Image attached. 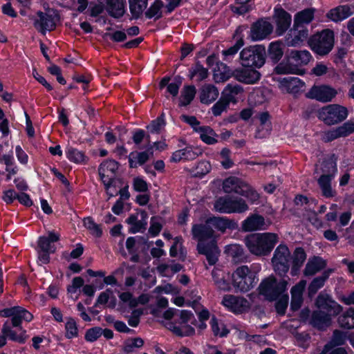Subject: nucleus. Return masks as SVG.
Masks as SVG:
<instances>
[{"label": "nucleus", "instance_id": "a19ab883", "mask_svg": "<svg viewBox=\"0 0 354 354\" xmlns=\"http://www.w3.org/2000/svg\"><path fill=\"white\" fill-rule=\"evenodd\" d=\"M340 327L345 329L354 328V308H349L337 319Z\"/></svg>", "mask_w": 354, "mask_h": 354}, {"label": "nucleus", "instance_id": "0eeeda50", "mask_svg": "<svg viewBox=\"0 0 354 354\" xmlns=\"http://www.w3.org/2000/svg\"><path fill=\"white\" fill-rule=\"evenodd\" d=\"M274 272L280 276H284L288 272L292 262L290 251L286 244H279L274 251L271 259Z\"/></svg>", "mask_w": 354, "mask_h": 354}, {"label": "nucleus", "instance_id": "f3484780", "mask_svg": "<svg viewBox=\"0 0 354 354\" xmlns=\"http://www.w3.org/2000/svg\"><path fill=\"white\" fill-rule=\"evenodd\" d=\"M354 133V122H347L329 131H324L322 139L325 142H331L341 137H346Z\"/></svg>", "mask_w": 354, "mask_h": 354}, {"label": "nucleus", "instance_id": "a18cd8bd", "mask_svg": "<svg viewBox=\"0 0 354 354\" xmlns=\"http://www.w3.org/2000/svg\"><path fill=\"white\" fill-rule=\"evenodd\" d=\"M149 158V153L148 151L142 152H131L129 156V167L131 168H136L137 165H140L145 164Z\"/></svg>", "mask_w": 354, "mask_h": 354}, {"label": "nucleus", "instance_id": "79ce46f5", "mask_svg": "<svg viewBox=\"0 0 354 354\" xmlns=\"http://www.w3.org/2000/svg\"><path fill=\"white\" fill-rule=\"evenodd\" d=\"M231 196H225L218 198L214 203L215 211L221 214H232Z\"/></svg>", "mask_w": 354, "mask_h": 354}, {"label": "nucleus", "instance_id": "bf43d9fd", "mask_svg": "<svg viewBox=\"0 0 354 354\" xmlns=\"http://www.w3.org/2000/svg\"><path fill=\"white\" fill-rule=\"evenodd\" d=\"M66 337L68 339L77 337L78 335V329L76 322L71 317L67 319L65 325Z\"/></svg>", "mask_w": 354, "mask_h": 354}, {"label": "nucleus", "instance_id": "37998d69", "mask_svg": "<svg viewBox=\"0 0 354 354\" xmlns=\"http://www.w3.org/2000/svg\"><path fill=\"white\" fill-rule=\"evenodd\" d=\"M207 223L219 231L224 232L227 229H230L234 225V222L224 217H212L207 219Z\"/></svg>", "mask_w": 354, "mask_h": 354}, {"label": "nucleus", "instance_id": "72a5a7b5", "mask_svg": "<svg viewBox=\"0 0 354 354\" xmlns=\"http://www.w3.org/2000/svg\"><path fill=\"white\" fill-rule=\"evenodd\" d=\"M306 259V254L302 248H297L292 256L291 274L295 276Z\"/></svg>", "mask_w": 354, "mask_h": 354}, {"label": "nucleus", "instance_id": "5701e85b", "mask_svg": "<svg viewBox=\"0 0 354 354\" xmlns=\"http://www.w3.org/2000/svg\"><path fill=\"white\" fill-rule=\"evenodd\" d=\"M214 231L207 221L204 224H195L192 228V234L194 239L198 243H205V241L213 240Z\"/></svg>", "mask_w": 354, "mask_h": 354}, {"label": "nucleus", "instance_id": "69168bd1", "mask_svg": "<svg viewBox=\"0 0 354 354\" xmlns=\"http://www.w3.org/2000/svg\"><path fill=\"white\" fill-rule=\"evenodd\" d=\"M103 38H109L115 42H122L127 39V34L122 30H116L113 32H107L103 35Z\"/></svg>", "mask_w": 354, "mask_h": 354}, {"label": "nucleus", "instance_id": "f8f14e48", "mask_svg": "<svg viewBox=\"0 0 354 354\" xmlns=\"http://www.w3.org/2000/svg\"><path fill=\"white\" fill-rule=\"evenodd\" d=\"M315 306L317 310L324 311L331 317L338 315L343 310L342 306L333 300L329 295L322 292L317 296Z\"/></svg>", "mask_w": 354, "mask_h": 354}, {"label": "nucleus", "instance_id": "0e129e2a", "mask_svg": "<svg viewBox=\"0 0 354 354\" xmlns=\"http://www.w3.org/2000/svg\"><path fill=\"white\" fill-rule=\"evenodd\" d=\"M230 102L222 95L221 99L212 106V113L215 116L220 115L225 111Z\"/></svg>", "mask_w": 354, "mask_h": 354}, {"label": "nucleus", "instance_id": "338daca9", "mask_svg": "<svg viewBox=\"0 0 354 354\" xmlns=\"http://www.w3.org/2000/svg\"><path fill=\"white\" fill-rule=\"evenodd\" d=\"M102 335V329L95 327L88 329L85 334V339L87 342H93L96 341Z\"/></svg>", "mask_w": 354, "mask_h": 354}, {"label": "nucleus", "instance_id": "c03bdc74", "mask_svg": "<svg viewBox=\"0 0 354 354\" xmlns=\"http://www.w3.org/2000/svg\"><path fill=\"white\" fill-rule=\"evenodd\" d=\"M315 9L307 8L298 13L295 17L294 23L301 26L310 24L314 18Z\"/></svg>", "mask_w": 354, "mask_h": 354}, {"label": "nucleus", "instance_id": "cd10ccee", "mask_svg": "<svg viewBox=\"0 0 354 354\" xmlns=\"http://www.w3.org/2000/svg\"><path fill=\"white\" fill-rule=\"evenodd\" d=\"M306 286V281L305 280H301L291 288L290 308L294 311L299 310L301 306L303 303V293Z\"/></svg>", "mask_w": 354, "mask_h": 354}, {"label": "nucleus", "instance_id": "f257e3e1", "mask_svg": "<svg viewBox=\"0 0 354 354\" xmlns=\"http://www.w3.org/2000/svg\"><path fill=\"white\" fill-rule=\"evenodd\" d=\"M311 59L312 55L308 50H292L285 59L277 65L274 71L277 74L304 75L306 70L303 66L307 65Z\"/></svg>", "mask_w": 354, "mask_h": 354}, {"label": "nucleus", "instance_id": "8fccbe9b", "mask_svg": "<svg viewBox=\"0 0 354 354\" xmlns=\"http://www.w3.org/2000/svg\"><path fill=\"white\" fill-rule=\"evenodd\" d=\"M129 3L131 15L138 18L147 8V0H129Z\"/></svg>", "mask_w": 354, "mask_h": 354}, {"label": "nucleus", "instance_id": "20e7f679", "mask_svg": "<svg viewBox=\"0 0 354 354\" xmlns=\"http://www.w3.org/2000/svg\"><path fill=\"white\" fill-rule=\"evenodd\" d=\"M223 189L227 194L234 193L243 196L252 203L259 199V194L249 184L235 176H230L224 180Z\"/></svg>", "mask_w": 354, "mask_h": 354}, {"label": "nucleus", "instance_id": "c9c22d12", "mask_svg": "<svg viewBox=\"0 0 354 354\" xmlns=\"http://www.w3.org/2000/svg\"><path fill=\"white\" fill-rule=\"evenodd\" d=\"M326 266V262L320 257L309 259L306 265L304 273L306 276H313Z\"/></svg>", "mask_w": 354, "mask_h": 354}, {"label": "nucleus", "instance_id": "b1692460", "mask_svg": "<svg viewBox=\"0 0 354 354\" xmlns=\"http://www.w3.org/2000/svg\"><path fill=\"white\" fill-rule=\"evenodd\" d=\"M98 3L104 5L108 14L115 19L122 17L124 12L125 2L124 0H97Z\"/></svg>", "mask_w": 354, "mask_h": 354}, {"label": "nucleus", "instance_id": "4be33fe9", "mask_svg": "<svg viewBox=\"0 0 354 354\" xmlns=\"http://www.w3.org/2000/svg\"><path fill=\"white\" fill-rule=\"evenodd\" d=\"M147 213L142 210L139 214H131L126 220L128 225H130L129 231L136 234L137 232H143L147 225Z\"/></svg>", "mask_w": 354, "mask_h": 354}, {"label": "nucleus", "instance_id": "393cba45", "mask_svg": "<svg viewBox=\"0 0 354 354\" xmlns=\"http://www.w3.org/2000/svg\"><path fill=\"white\" fill-rule=\"evenodd\" d=\"M1 332L3 335L0 336V347H3L6 345V337H8L10 339L19 343H24L26 339V331L24 329L21 328V333L17 334L16 330H14L10 328L8 322H6L3 325Z\"/></svg>", "mask_w": 354, "mask_h": 354}, {"label": "nucleus", "instance_id": "6e6552de", "mask_svg": "<svg viewBox=\"0 0 354 354\" xmlns=\"http://www.w3.org/2000/svg\"><path fill=\"white\" fill-rule=\"evenodd\" d=\"M287 286L286 279L277 282L274 277L270 276L261 282L258 290L259 294L265 296L268 300L274 301L286 290Z\"/></svg>", "mask_w": 354, "mask_h": 354}, {"label": "nucleus", "instance_id": "ea45409f", "mask_svg": "<svg viewBox=\"0 0 354 354\" xmlns=\"http://www.w3.org/2000/svg\"><path fill=\"white\" fill-rule=\"evenodd\" d=\"M319 170L320 172L322 173L321 176H327L330 178H334L337 171L335 161L333 158L324 160L321 164L320 168H316L315 172L319 173Z\"/></svg>", "mask_w": 354, "mask_h": 354}, {"label": "nucleus", "instance_id": "6e6d98bb", "mask_svg": "<svg viewBox=\"0 0 354 354\" xmlns=\"http://www.w3.org/2000/svg\"><path fill=\"white\" fill-rule=\"evenodd\" d=\"M84 226L89 230L90 233L96 237H100L102 234L100 226L95 223L91 217H86L83 220Z\"/></svg>", "mask_w": 354, "mask_h": 354}, {"label": "nucleus", "instance_id": "de8ad7c7", "mask_svg": "<svg viewBox=\"0 0 354 354\" xmlns=\"http://www.w3.org/2000/svg\"><path fill=\"white\" fill-rule=\"evenodd\" d=\"M196 92L194 86H185L181 91L179 105L185 106L189 104L194 98Z\"/></svg>", "mask_w": 354, "mask_h": 354}, {"label": "nucleus", "instance_id": "9b49d317", "mask_svg": "<svg viewBox=\"0 0 354 354\" xmlns=\"http://www.w3.org/2000/svg\"><path fill=\"white\" fill-rule=\"evenodd\" d=\"M221 304L230 311L235 314L246 313L251 308V304L248 299L243 297L233 295H225L223 297Z\"/></svg>", "mask_w": 354, "mask_h": 354}, {"label": "nucleus", "instance_id": "774afa93", "mask_svg": "<svg viewBox=\"0 0 354 354\" xmlns=\"http://www.w3.org/2000/svg\"><path fill=\"white\" fill-rule=\"evenodd\" d=\"M133 187L135 191L138 192L145 193L149 192V185L147 183L140 177L133 178Z\"/></svg>", "mask_w": 354, "mask_h": 354}, {"label": "nucleus", "instance_id": "5fc2aeb1", "mask_svg": "<svg viewBox=\"0 0 354 354\" xmlns=\"http://www.w3.org/2000/svg\"><path fill=\"white\" fill-rule=\"evenodd\" d=\"M232 214H242L249 209L246 201L240 197L231 196Z\"/></svg>", "mask_w": 354, "mask_h": 354}, {"label": "nucleus", "instance_id": "412c9836", "mask_svg": "<svg viewBox=\"0 0 354 354\" xmlns=\"http://www.w3.org/2000/svg\"><path fill=\"white\" fill-rule=\"evenodd\" d=\"M331 317L321 310H315L311 313L308 323L319 330H325L331 324Z\"/></svg>", "mask_w": 354, "mask_h": 354}, {"label": "nucleus", "instance_id": "4c0bfd02", "mask_svg": "<svg viewBox=\"0 0 354 354\" xmlns=\"http://www.w3.org/2000/svg\"><path fill=\"white\" fill-rule=\"evenodd\" d=\"M283 42L279 41L270 44L268 50V57L274 64L277 63L283 57Z\"/></svg>", "mask_w": 354, "mask_h": 354}, {"label": "nucleus", "instance_id": "6ab92c4d", "mask_svg": "<svg viewBox=\"0 0 354 354\" xmlns=\"http://www.w3.org/2000/svg\"><path fill=\"white\" fill-rule=\"evenodd\" d=\"M198 253L204 254L209 265H214L218 261L220 250L214 240L207 243H198Z\"/></svg>", "mask_w": 354, "mask_h": 354}, {"label": "nucleus", "instance_id": "2eb2a0df", "mask_svg": "<svg viewBox=\"0 0 354 354\" xmlns=\"http://www.w3.org/2000/svg\"><path fill=\"white\" fill-rule=\"evenodd\" d=\"M270 225V221H266L264 217L258 214H252L248 216L241 223L244 232L265 230Z\"/></svg>", "mask_w": 354, "mask_h": 354}, {"label": "nucleus", "instance_id": "2f4dec72", "mask_svg": "<svg viewBox=\"0 0 354 354\" xmlns=\"http://www.w3.org/2000/svg\"><path fill=\"white\" fill-rule=\"evenodd\" d=\"M59 239V234L54 232H49L48 236H41L38 240V247L41 251L54 253L55 248L51 243L57 242Z\"/></svg>", "mask_w": 354, "mask_h": 354}, {"label": "nucleus", "instance_id": "423d86ee", "mask_svg": "<svg viewBox=\"0 0 354 354\" xmlns=\"http://www.w3.org/2000/svg\"><path fill=\"white\" fill-rule=\"evenodd\" d=\"M309 45L319 55L328 54L334 46L333 31L326 29L314 35L309 40Z\"/></svg>", "mask_w": 354, "mask_h": 354}, {"label": "nucleus", "instance_id": "4468645a", "mask_svg": "<svg viewBox=\"0 0 354 354\" xmlns=\"http://www.w3.org/2000/svg\"><path fill=\"white\" fill-rule=\"evenodd\" d=\"M37 15L39 18L34 21V26L42 35H45L46 31H51L55 28L56 21L58 20L56 15L41 11L37 12Z\"/></svg>", "mask_w": 354, "mask_h": 354}, {"label": "nucleus", "instance_id": "aec40b11", "mask_svg": "<svg viewBox=\"0 0 354 354\" xmlns=\"http://www.w3.org/2000/svg\"><path fill=\"white\" fill-rule=\"evenodd\" d=\"M308 37V30L304 26L295 24L294 23L292 28L286 38L288 46H297Z\"/></svg>", "mask_w": 354, "mask_h": 354}, {"label": "nucleus", "instance_id": "39448f33", "mask_svg": "<svg viewBox=\"0 0 354 354\" xmlns=\"http://www.w3.org/2000/svg\"><path fill=\"white\" fill-rule=\"evenodd\" d=\"M242 66L260 68L266 62V48L262 45L244 48L240 53Z\"/></svg>", "mask_w": 354, "mask_h": 354}, {"label": "nucleus", "instance_id": "09e8293b", "mask_svg": "<svg viewBox=\"0 0 354 354\" xmlns=\"http://www.w3.org/2000/svg\"><path fill=\"white\" fill-rule=\"evenodd\" d=\"M209 73L207 68L203 67L199 62H196L194 66L190 68L189 77L193 79L196 77L198 82L203 81L208 77Z\"/></svg>", "mask_w": 354, "mask_h": 354}, {"label": "nucleus", "instance_id": "e2e57ef3", "mask_svg": "<svg viewBox=\"0 0 354 354\" xmlns=\"http://www.w3.org/2000/svg\"><path fill=\"white\" fill-rule=\"evenodd\" d=\"M211 166L209 162L203 160L201 161L196 166L195 169L193 171L194 176L201 177L209 172Z\"/></svg>", "mask_w": 354, "mask_h": 354}, {"label": "nucleus", "instance_id": "c756f323", "mask_svg": "<svg viewBox=\"0 0 354 354\" xmlns=\"http://www.w3.org/2000/svg\"><path fill=\"white\" fill-rule=\"evenodd\" d=\"M32 317V315L27 310L21 306H17L13 317L11 319L12 326L17 328V330L21 333V328H22L21 324L22 321L30 322Z\"/></svg>", "mask_w": 354, "mask_h": 354}, {"label": "nucleus", "instance_id": "052dcab7", "mask_svg": "<svg viewBox=\"0 0 354 354\" xmlns=\"http://www.w3.org/2000/svg\"><path fill=\"white\" fill-rule=\"evenodd\" d=\"M172 332L178 336H190L194 334L195 330L189 325H183L181 326H174L171 328Z\"/></svg>", "mask_w": 354, "mask_h": 354}, {"label": "nucleus", "instance_id": "a878e982", "mask_svg": "<svg viewBox=\"0 0 354 354\" xmlns=\"http://www.w3.org/2000/svg\"><path fill=\"white\" fill-rule=\"evenodd\" d=\"M274 19L277 24V33L281 35L290 26L291 15L283 8H276L274 10Z\"/></svg>", "mask_w": 354, "mask_h": 354}, {"label": "nucleus", "instance_id": "13d9d810", "mask_svg": "<svg viewBox=\"0 0 354 354\" xmlns=\"http://www.w3.org/2000/svg\"><path fill=\"white\" fill-rule=\"evenodd\" d=\"M210 324L212 332L214 335L216 336L225 337L229 333V330L225 328V326L223 324H221L219 325L215 317H212Z\"/></svg>", "mask_w": 354, "mask_h": 354}, {"label": "nucleus", "instance_id": "dca6fc26", "mask_svg": "<svg viewBox=\"0 0 354 354\" xmlns=\"http://www.w3.org/2000/svg\"><path fill=\"white\" fill-rule=\"evenodd\" d=\"M337 94V91L328 85L313 86L308 93L309 97L322 102H330Z\"/></svg>", "mask_w": 354, "mask_h": 354}, {"label": "nucleus", "instance_id": "a211bd4d", "mask_svg": "<svg viewBox=\"0 0 354 354\" xmlns=\"http://www.w3.org/2000/svg\"><path fill=\"white\" fill-rule=\"evenodd\" d=\"M273 30V26L268 21L260 19L254 23L250 28V37L252 41H259L265 39Z\"/></svg>", "mask_w": 354, "mask_h": 354}, {"label": "nucleus", "instance_id": "1a4fd4ad", "mask_svg": "<svg viewBox=\"0 0 354 354\" xmlns=\"http://www.w3.org/2000/svg\"><path fill=\"white\" fill-rule=\"evenodd\" d=\"M348 115L346 107L339 104H329L318 111V118L325 124L333 125L344 120Z\"/></svg>", "mask_w": 354, "mask_h": 354}, {"label": "nucleus", "instance_id": "9d476101", "mask_svg": "<svg viewBox=\"0 0 354 354\" xmlns=\"http://www.w3.org/2000/svg\"><path fill=\"white\" fill-rule=\"evenodd\" d=\"M118 169V162L111 159L101 163L98 169L99 175L109 198L115 196L118 194L116 191H111L112 185L114 183V176Z\"/></svg>", "mask_w": 354, "mask_h": 354}, {"label": "nucleus", "instance_id": "7ed1b4c3", "mask_svg": "<svg viewBox=\"0 0 354 354\" xmlns=\"http://www.w3.org/2000/svg\"><path fill=\"white\" fill-rule=\"evenodd\" d=\"M258 281L256 274L247 266H239L232 274V284L236 292L250 291Z\"/></svg>", "mask_w": 354, "mask_h": 354}, {"label": "nucleus", "instance_id": "e433bc0d", "mask_svg": "<svg viewBox=\"0 0 354 354\" xmlns=\"http://www.w3.org/2000/svg\"><path fill=\"white\" fill-rule=\"evenodd\" d=\"M345 342V336L344 333L338 330H335L331 339L329 342L324 345L320 354H327L331 349L335 347L342 346Z\"/></svg>", "mask_w": 354, "mask_h": 354}, {"label": "nucleus", "instance_id": "49530a36", "mask_svg": "<svg viewBox=\"0 0 354 354\" xmlns=\"http://www.w3.org/2000/svg\"><path fill=\"white\" fill-rule=\"evenodd\" d=\"M196 131L200 133L201 139L207 145H213L217 142L215 138L216 133L209 127H199Z\"/></svg>", "mask_w": 354, "mask_h": 354}, {"label": "nucleus", "instance_id": "58836bf2", "mask_svg": "<svg viewBox=\"0 0 354 354\" xmlns=\"http://www.w3.org/2000/svg\"><path fill=\"white\" fill-rule=\"evenodd\" d=\"M333 270H325L322 275L315 277L310 283L308 286V294L310 296H313L317 293V292L324 286L325 281L328 278Z\"/></svg>", "mask_w": 354, "mask_h": 354}, {"label": "nucleus", "instance_id": "7c9ffc66", "mask_svg": "<svg viewBox=\"0 0 354 354\" xmlns=\"http://www.w3.org/2000/svg\"><path fill=\"white\" fill-rule=\"evenodd\" d=\"M280 84L287 92L297 93L303 88L304 83L298 77H288L281 79Z\"/></svg>", "mask_w": 354, "mask_h": 354}, {"label": "nucleus", "instance_id": "473e14b6", "mask_svg": "<svg viewBox=\"0 0 354 354\" xmlns=\"http://www.w3.org/2000/svg\"><path fill=\"white\" fill-rule=\"evenodd\" d=\"M218 96V91L212 84H205L201 89L200 100L203 104H210Z\"/></svg>", "mask_w": 354, "mask_h": 354}, {"label": "nucleus", "instance_id": "3c124183", "mask_svg": "<svg viewBox=\"0 0 354 354\" xmlns=\"http://www.w3.org/2000/svg\"><path fill=\"white\" fill-rule=\"evenodd\" d=\"M333 178L328 177L327 176H321L318 179V184L322 189V194L326 197L330 198L334 196V192L331 187V180Z\"/></svg>", "mask_w": 354, "mask_h": 354}, {"label": "nucleus", "instance_id": "bb28decb", "mask_svg": "<svg viewBox=\"0 0 354 354\" xmlns=\"http://www.w3.org/2000/svg\"><path fill=\"white\" fill-rule=\"evenodd\" d=\"M202 154V151L198 148H194L193 147H186L185 148L177 150L173 153L171 157V161L174 162H180V160H192L196 159Z\"/></svg>", "mask_w": 354, "mask_h": 354}, {"label": "nucleus", "instance_id": "680f3d73", "mask_svg": "<svg viewBox=\"0 0 354 354\" xmlns=\"http://www.w3.org/2000/svg\"><path fill=\"white\" fill-rule=\"evenodd\" d=\"M165 125L163 114L156 120L151 121L150 124L147 127V129L152 133H158L162 128Z\"/></svg>", "mask_w": 354, "mask_h": 354}, {"label": "nucleus", "instance_id": "ddd939ff", "mask_svg": "<svg viewBox=\"0 0 354 354\" xmlns=\"http://www.w3.org/2000/svg\"><path fill=\"white\" fill-rule=\"evenodd\" d=\"M254 67H239L232 72V77L239 82L254 84L261 78V73Z\"/></svg>", "mask_w": 354, "mask_h": 354}, {"label": "nucleus", "instance_id": "603ef678", "mask_svg": "<svg viewBox=\"0 0 354 354\" xmlns=\"http://www.w3.org/2000/svg\"><path fill=\"white\" fill-rule=\"evenodd\" d=\"M144 345V340L140 337L131 338L126 340L122 346V350L127 354H130L141 348Z\"/></svg>", "mask_w": 354, "mask_h": 354}, {"label": "nucleus", "instance_id": "c85d7f7f", "mask_svg": "<svg viewBox=\"0 0 354 354\" xmlns=\"http://www.w3.org/2000/svg\"><path fill=\"white\" fill-rule=\"evenodd\" d=\"M353 14L352 7L349 5L337 6L326 14V17L333 21L338 22L344 20Z\"/></svg>", "mask_w": 354, "mask_h": 354}, {"label": "nucleus", "instance_id": "f704fd0d", "mask_svg": "<svg viewBox=\"0 0 354 354\" xmlns=\"http://www.w3.org/2000/svg\"><path fill=\"white\" fill-rule=\"evenodd\" d=\"M243 88L239 84H227L223 91V96L230 103H236L242 95Z\"/></svg>", "mask_w": 354, "mask_h": 354}, {"label": "nucleus", "instance_id": "f03ea898", "mask_svg": "<svg viewBox=\"0 0 354 354\" xmlns=\"http://www.w3.org/2000/svg\"><path fill=\"white\" fill-rule=\"evenodd\" d=\"M278 242V234L272 232L250 234L244 239L250 252L257 257L269 255Z\"/></svg>", "mask_w": 354, "mask_h": 354}, {"label": "nucleus", "instance_id": "864d4df0", "mask_svg": "<svg viewBox=\"0 0 354 354\" xmlns=\"http://www.w3.org/2000/svg\"><path fill=\"white\" fill-rule=\"evenodd\" d=\"M164 4L161 0H155L154 2L151 5L148 10L145 12V15L147 18L151 19L155 17L156 19H158L162 17V8Z\"/></svg>", "mask_w": 354, "mask_h": 354}, {"label": "nucleus", "instance_id": "4d7b16f0", "mask_svg": "<svg viewBox=\"0 0 354 354\" xmlns=\"http://www.w3.org/2000/svg\"><path fill=\"white\" fill-rule=\"evenodd\" d=\"M66 154L69 160L75 163H82L86 158L83 151L73 147L68 148Z\"/></svg>", "mask_w": 354, "mask_h": 354}]
</instances>
